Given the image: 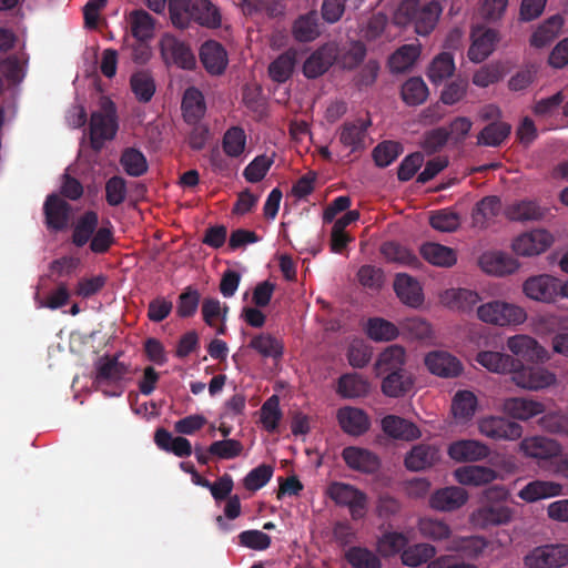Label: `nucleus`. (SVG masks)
I'll return each mask as SVG.
<instances>
[{"label":"nucleus","instance_id":"9","mask_svg":"<svg viewBox=\"0 0 568 568\" xmlns=\"http://www.w3.org/2000/svg\"><path fill=\"white\" fill-rule=\"evenodd\" d=\"M160 51L166 63L192 70L196 60L190 45L173 34L165 33L160 40Z\"/></svg>","mask_w":568,"mask_h":568},{"label":"nucleus","instance_id":"35","mask_svg":"<svg viewBox=\"0 0 568 568\" xmlns=\"http://www.w3.org/2000/svg\"><path fill=\"white\" fill-rule=\"evenodd\" d=\"M154 443L160 449L172 453L181 458L189 457L193 453L192 444L187 438L182 436L173 437L165 428L156 429Z\"/></svg>","mask_w":568,"mask_h":568},{"label":"nucleus","instance_id":"6","mask_svg":"<svg viewBox=\"0 0 568 568\" xmlns=\"http://www.w3.org/2000/svg\"><path fill=\"white\" fill-rule=\"evenodd\" d=\"M327 494L335 504L347 507L354 520L362 519L365 516L367 496L355 486L334 481L328 486Z\"/></svg>","mask_w":568,"mask_h":568},{"label":"nucleus","instance_id":"30","mask_svg":"<svg viewBox=\"0 0 568 568\" xmlns=\"http://www.w3.org/2000/svg\"><path fill=\"white\" fill-rule=\"evenodd\" d=\"M479 265L484 272L503 276L518 268V263L510 255L503 252L484 253L479 258Z\"/></svg>","mask_w":568,"mask_h":568},{"label":"nucleus","instance_id":"50","mask_svg":"<svg viewBox=\"0 0 568 568\" xmlns=\"http://www.w3.org/2000/svg\"><path fill=\"white\" fill-rule=\"evenodd\" d=\"M428 88L420 77L406 80L400 90L403 101L409 106L423 104L428 97Z\"/></svg>","mask_w":568,"mask_h":568},{"label":"nucleus","instance_id":"58","mask_svg":"<svg viewBox=\"0 0 568 568\" xmlns=\"http://www.w3.org/2000/svg\"><path fill=\"white\" fill-rule=\"evenodd\" d=\"M130 85L136 100L142 103L151 101L155 93V82L151 74L145 71L132 74Z\"/></svg>","mask_w":568,"mask_h":568},{"label":"nucleus","instance_id":"51","mask_svg":"<svg viewBox=\"0 0 568 568\" xmlns=\"http://www.w3.org/2000/svg\"><path fill=\"white\" fill-rule=\"evenodd\" d=\"M344 558L353 568H382L378 556L366 547L352 546L345 551Z\"/></svg>","mask_w":568,"mask_h":568},{"label":"nucleus","instance_id":"17","mask_svg":"<svg viewBox=\"0 0 568 568\" xmlns=\"http://www.w3.org/2000/svg\"><path fill=\"white\" fill-rule=\"evenodd\" d=\"M471 40L468 58L470 61L479 63L493 53L498 41V32L494 29L476 27L471 31Z\"/></svg>","mask_w":568,"mask_h":568},{"label":"nucleus","instance_id":"39","mask_svg":"<svg viewBox=\"0 0 568 568\" xmlns=\"http://www.w3.org/2000/svg\"><path fill=\"white\" fill-rule=\"evenodd\" d=\"M128 21L131 33L136 41L148 42L154 36L155 20L143 9L130 12Z\"/></svg>","mask_w":568,"mask_h":568},{"label":"nucleus","instance_id":"31","mask_svg":"<svg viewBox=\"0 0 568 568\" xmlns=\"http://www.w3.org/2000/svg\"><path fill=\"white\" fill-rule=\"evenodd\" d=\"M183 119L187 124H195L204 116L206 105L202 92L190 87L185 90L181 104Z\"/></svg>","mask_w":568,"mask_h":568},{"label":"nucleus","instance_id":"14","mask_svg":"<svg viewBox=\"0 0 568 568\" xmlns=\"http://www.w3.org/2000/svg\"><path fill=\"white\" fill-rule=\"evenodd\" d=\"M481 435L495 440H516L523 435L520 424L505 417L489 416L479 422Z\"/></svg>","mask_w":568,"mask_h":568},{"label":"nucleus","instance_id":"25","mask_svg":"<svg viewBox=\"0 0 568 568\" xmlns=\"http://www.w3.org/2000/svg\"><path fill=\"white\" fill-rule=\"evenodd\" d=\"M507 347L517 357L531 363L542 361L546 353L535 338L527 335L509 337Z\"/></svg>","mask_w":568,"mask_h":568},{"label":"nucleus","instance_id":"11","mask_svg":"<svg viewBox=\"0 0 568 568\" xmlns=\"http://www.w3.org/2000/svg\"><path fill=\"white\" fill-rule=\"evenodd\" d=\"M338 45L335 42H327L317 48L305 60L303 64V74L307 79H317L329 70V68L338 60Z\"/></svg>","mask_w":568,"mask_h":568},{"label":"nucleus","instance_id":"55","mask_svg":"<svg viewBox=\"0 0 568 568\" xmlns=\"http://www.w3.org/2000/svg\"><path fill=\"white\" fill-rule=\"evenodd\" d=\"M477 408V397L470 390H458L452 403V410L456 418L468 420Z\"/></svg>","mask_w":568,"mask_h":568},{"label":"nucleus","instance_id":"37","mask_svg":"<svg viewBox=\"0 0 568 568\" xmlns=\"http://www.w3.org/2000/svg\"><path fill=\"white\" fill-rule=\"evenodd\" d=\"M504 412L516 419L527 420L544 412V405L539 402L511 397L504 400Z\"/></svg>","mask_w":568,"mask_h":568},{"label":"nucleus","instance_id":"12","mask_svg":"<svg viewBox=\"0 0 568 568\" xmlns=\"http://www.w3.org/2000/svg\"><path fill=\"white\" fill-rule=\"evenodd\" d=\"M511 381L521 388L540 389L551 385L556 377L552 373L540 366H525L517 359V366L511 372Z\"/></svg>","mask_w":568,"mask_h":568},{"label":"nucleus","instance_id":"32","mask_svg":"<svg viewBox=\"0 0 568 568\" xmlns=\"http://www.w3.org/2000/svg\"><path fill=\"white\" fill-rule=\"evenodd\" d=\"M562 494V485L551 480H532L524 486L518 497L527 503L556 497Z\"/></svg>","mask_w":568,"mask_h":568},{"label":"nucleus","instance_id":"36","mask_svg":"<svg viewBox=\"0 0 568 568\" xmlns=\"http://www.w3.org/2000/svg\"><path fill=\"white\" fill-rule=\"evenodd\" d=\"M382 376V392L388 397H402L407 394L414 385L412 374L407 369L389 372Z\"/></svg>","mask_w":568,"mask_h":568},{"label":"nucleus","instance_id":"20","mask_svg":"<svg viewBox=\"0 0 568 568\" xmlns=\"http://www.w3.org/2000/svg\"><path fill=\"white\" fill-rule=\"evenodd\" d=\"M467 500L468 494L464 488L450 486L433 493L429 498V505L436 510L453 511L464 506Z\"/></svg>","mask_w":568,"mask_h":568},{"label":"nucleus","instance_id":"22","mask_svg":"<svg viewBox=\"0 0 568 568\" xmlns=\"http://www.w3.org/2000/svg\"><path fill=\"white\" fill-rule=\"evenodd\" d=\"M520 450L525 456L535 459H550L560 454V445L554 440L544 436H534L524 438L520 442Z\"/></svg>","mask_w":568,"mask_h":568},{"label":"nucleus","instance_id":"43","mask_svg":"<svg viewBox=\"0 0 568 568\" xmlns=\"http://www.w3.org/2000/svg\"><path fill=\"white\" fill-rule=\"evenodd\" d=\"M476 361L488 371L498 374H511L514 367L517 366V359L513 356L491 351L479 352L476 356Z\"/></svg>","mask_w":568,"mask_h":568},{"label":"nucleus","instance_id":"61","mask_svg":"<svg viewBox=\"0 0 568 568\" xmlns=\"http://www.w3.org/2000/svg\"><path fill=\"white\" fill-rule=\"evenodd\" d=\"M420 534L434 541L445 540L450 537V527L444 521L435 518H422L418 523Z\"/></svg>","mask_w":568,"mask_h":568},{"label":"nucleus","instance_id":"8","mask_svg":"<svg viewBox=\"0 0 568 568\" xmlns=\"http://www.w3.org/2000/svg\"><path fill=\"white\" fill-rule=\"evenodd\" d=\"M524 564L527 568H561L568 564V545L535 547L524 557Z\"/></svg>","mask_w":568,"mask_h":568},{"label":"nucleus","instance_id":"57","mask_svg":"<svg viewBox=\"0 0 568 568\" xmlns=\"http://www.w3.org/2000/svg\"><path fill=\"white\" fill-rule=\"evenodd\" d=\"M120 163L130 176H141L148 171V161L144 154L134 148H128L122 152Z\"/></svg>","mask_w":568,"mask_h":568},{"label":"nucleus","instance_id":"62","mask_svg":"<svg viewBox=\"0 0 568 568\" xmlns=\"http://www.w3.org/2000/svg\"><path fill=\"white\" fill-rule=\"evenodd\" d=\"M435 556V548L428 544H417L404 549L402 562L408 567H417Z\"/></svg>","mask_w":568,"mask_h":568},{"label":"nucleus","instance_id":"2","mask_svg":"<svg viewBox=\"0 0 568 568\" xmlns=\"http://www.w3.org/2000/svg\"><path fill=\"white\" fill-rule=\"evenodd\" d=\"M443 7L436 1L403 0L398 4L393 21L402 28L413 27L420 37L429 36L436 28Z\"/></svg>","mask_w":568,"mask_h":568},{"label":"nucleus","instance_id":"54","mask_svg":"<svg viewBox=\"0 0 568 568\" xmlns=\"http://www.w3.org/2000/svg\"><path fill=\"white\" fill-rule=\"evenodd\" d=\"M510 132V124L506 122H491L478 134L477 144L499 146L509 136Z\"/></svg>","mask_w":568,"mask_h":568},{"label":"nucleus","instance_id":"13","mask_svg":"<svg viewBox=\"0 0 568 568\" xmlns=\"http://www.w3.org/2000/svg\"><path fill=\"white\" fill-rule=\"evenodd\" d=\"M72 207L60 195L51 193L43 204L44 224L49 231H63L70 221Z\"/></svg>","mask_w":568,"mask_h":568},{"label":"nucleus","instance_id":"56","mask_svg":"<svg viewBox=\"0 0 568 568\" xmlns=\"http://www.w3.org/2000/svg\"><path fill=\"white\" fill-rule=\"evenodd\" d=\"M367 336L375 342L395 339L399 332L396 325L381 317L369 318L366 326Z\"/></svg>","mask_w":568,"mask_h":568},{"label":"nucleus","instance_id":"23","mask_svg":"<svg viewBox=\"0 0 568 568\" xmlns=\"http://www.w3.org/2000/svg\"><path fill=\"white\" fill-rule=\"evenodd\" d=\"M489 448L485 444L474 439L454 442L448 447V455L456 462H477L489 456Z\"/></svg>","mask_w":568,"mask_h":568},{"label":"nucleus","instance_id":"33","mask_svg":"<svg viewBox=\"0 0 568 568\" xmlns=\"http://www.w3.org/2000/svg\"><path fill=\"white\" fill-rule=\"evenodd\" d=\"M422 53L419 43L403 44L388 59V68L392 73H404L410 70Z\"/></svg>","mask_w":568,"mask_h":568},{"label":"nucleus","instance_id":"29","mask_svg":"<svg viewBox=\"0 0 568 568\" xmlns=\"http://www.w3.org/2000/svg\"><path fill=\"white\" fill-rule=\"evenodd\" d=\"M394 291L406 305L417 307L423 303V292L419 283L405 273H398L394 281Z\"/></svg>","mask_w":568,"mask_h":568},{"label":"nucleus","instance_id":"48","mask_svg":"<svg viewBox=\"0 0 568 568\" xmlns=\"http://www.w3.org/2000/svg\"><path fill=\"white\" fill-rule=\"evenodd\" d=\"M562 26L564 19L561 16H551L532 33L530 44L535 48L546 47L557 37Z\"/></svg>","mask_w":568,"mask_h":568},{"label":"nucleus","instance_id":"42","mask_svg":"<svg viewBox=\"0 0 568 568\" xmlns=\"http://www.w3.org/2000/svg\"><path fill=\"white\" fill-rule=\"evenodd\" d=\"M318 14L312 10L300 16L293 23L292 33L298 42L314 41L321 33Z\"/></svg>","mask_w":568,"mask_h":568},{"label":"nucleus","instance_id":"16","mask_svg":"<svg viewBox=\"0 0 568 568\" xmlns=\"http://www.w3.org/2000/svg\"><path fill=\"white\" fill-rule=\"evenodd\" d=\"M552 235L546 230H534L519 235L513 243L518 255L532 256L545 252L552 244Z\"/></svg>","mask_w":568,"mask_h":568},{"label":"nucleus","instance_id":"4","mask_svg":"<svg viewBox=\"0 0 568 568\" xmlns=\"http://www.w3.org/2000/svg\"><path fill=\"white\" fill-rule=\"evenodd\" d=\"M129 374V366L118 356H104L97 364L94 384L105 396L120 397L124 393L122 382Z\"/></svg>","mask_w":568,"mask_h":568},{"label":"nucleus","instance_id":"27","mask_svg":"<svg viewBox=\"0 0 568 568\" xmlns=\"http://www.w3.org/2000/svg\"><path fill=\"white\" fill-rule=\"evenodd\" d=\"M455 479L466 486H483L494 481L498 474L490 467L468 465L454 471Z\"/></svg>","mask_w":568,"mask_h":568},{"label":"nucleus","instance_id":"40","mask_svg":"<svg viewBox=\"0 0 568 568\" xmlns=\"http://www.w3.org/2000/svg\"><path fill=\"white\" fill-rule=\"evenodd\" d=\"M406 362V353L404 347L399 345H390L378 356L375 364L377 376H382L389 372L403 371Z\"/></svg>","mask_w":568,"mask_h":568},{"label":"nucleus","instance_id":"64","mask_svg":"<svg viewBox=\"0 0 568 568\" xmlns=\"http://www.w3.org/2000/svg\"><path fill=\"white\" fill-rule=\"evenodd\" d=\"M242 452L243 445L236 439L215 440L207 448L210 455L220 459H233L240 456Z\"/></svg>","mask_w":568,"mask_h":568},{"label":"nucleus","instance_id":"18","mask_svg":"<svg viewBox=\"0 0 568 568\" xmlns=\"http://www.w3.org/2000/svg\"><path fill=\"white\" fill-rule=\"evenodd\" d=\"M342 458L348 468L363 474H374L381 466L377 455L357 446L345 447L342 452Z\"/></svg>","mask_w":568,"mask_h":568},{"label":"nucleus","instance_id":"52","mask_svg":"<svg viewBox=\"0 0 568 568\" xmlns=\"http://www.w3.org/2000/svg\"><path fill=\"white\" fill-rule=\"evenodd\" d=\"M248 346L256 351L263 357L280 359L283 356V343L271 334H258L254 336Z\"/></svg>","mask_w":568,"mask_h":568},{"label":"nucleus","instance_id":"7","mask_svg":"<svg viewBox=\"0 0 568 568\" xmlns=\"http://www.w3.org/2000/svg\"><path fill=\"white\" fill-rule=\"evenodd\" d=\"M480 321L493 325L520 324L526 320V312L514 304L501 301H491L477 307Z\"/></svg>","mask_w":568,"mask_h":568},{"label":"nucleus","instance_id":"10","mask_svg":"<svg viewBox=\"0 0 568 568\" xmlns=\"http://www.w3.org/2000/svg\"><path fill=\"white\" fill-rule=\"evenodd\" d=\"M523 290L530 300L552 303L561 296V281L548 274L536 275L525 281Z\"/></svg>","mask_w":568,"mask_h":568},{"label":"nucleus","instance_id":"38","mask_svg":"<svg viewBox=\"0 0 568 568\" xmlns=\"http://www.w3.org/2000/svg\"><path fill=\"white\" fill-rule=\"evenodd\" d=\"M168 8L172 24L178 29H187L194 19V10L200 4L195 0H168Z\"/></svg>","mask_w":568,"mask_h":568},{"label":"nucleus","instance_id":"59","mask_svg":"<svg viewBox=\"0 0 568 568\" xmlns=\"http://www.w3.org/2000/svg\"><path fill=\"white\" fill-rule=\"evenodd\" d=\"M246 134L241 126H231L223 135L222 148L227 156L239 158L245 150Z\"/></svg>","mask_w":568,"mask_h":568},{"label":"nucleus","instance_id":"1","mask_svg":"<svg viewBox=\"0 0 568 568\" xmlns=\"http://www.w3.org/2000/svg\"><path fill=\"white\" fill-rule=\"evenodd\" d=\"M509 491L504 485L487 487L480 497V505L471 513L470 523L479 529L504 526L511 521L514 510L506 504Z\"/></svg>","mask_w":568,"mask_h":568},{"label":"nucleus","instance_id":"26","mask_svg":"<svg viewBox=\"0 0 568 568\" xmlns=\"http://www.w3.org/2000/svg\"><path fill=\"white\" fill-rule=\"evenodd\" d=\"M439 458V450L435 446L418 444L407 453L404 463L407 469L419 471L432 467Z\"/></svg>","mask_w":568,"mask_h":568},{"label":"nucleus","instance_id":"49","mask_svg":"<svg viewBox=\"0 0 568 568\" xmlns=\"http://www.w3.org/2000/svg\"><path fill=\"white\" fill-rule=\"evenodd\" d=\"M381 253L388 262H395L413 268H417L420 265L419 258L410 250L396 242L384 243L381 247Z\"/></svg>","mask_w":568,"mask_h":568},{"label":"nucleus","instance_id":"41","mask_svg":"<svg viewBox=\"0 0 568 568\" xmlns=\"http://www.w3.org/2000/svg\"><path fill=\"white\" fill-rule=\"evenodd\" d=\"M547 209L541 207L536 201L523 200L509 205L506 216L510 221L528 222L540 221L545 217Z\"/></svg>","mask_w":568,"mask_h":568},{"label":"nucleus","instance_id":"45","mask_svg":"<svg viewBox=\"0 0 568 568\" xmlns=\"http://www.w3.org/2000/svg\"><path fill=\"white\" fill-rule=\"evenodd\" d=\"M420 255L430 264L449 267L457 261L453 248L438 243H425L420 246Z\"/></svg>","mask_w":568,"mask_h":568},{"label":"nucleus","instance_id":"24","mask_svg":"<svg viewBox=\"0 0 568 568\" xmlns=\"http://www.w3.org/2000/svg\"><path fill=\"white\" fill-rule=\"evenodd\" d=\"M371 125V120L356 119L345 122L338 133L339 142L351 149L352 152L363 150L365 148L366 131Z\"/></svg>","mask_w":568,"mask_h":568},{"label":"nucleus","instance_id":"28","mask_svg":"<svg viewBox=\"0 0 568 568\" xmlns=\"http://www.w3.org/2000/svg\"><path fill=\"white\" fill-rule=\"evenodd\" d=\"M383 432L395 439L414 440L420 437L418 427L399 416L387 415L382 419Z\"/></svg>","mask_w":568,"mask_h":568},{"label":"nucleus","instance_id":"3","mask_svg":"<svg viewBox=\"0 0 568 568\" xmlns=\"http://www.w3.org/2000/svg\"><path fill=\"white\" fill-rule=\"evenodd\" d=\"M71 242L77 247L89 244L93 254H105L115 243L111 222L99 227V215L95 211H85L73 225Z\"/></svg>","mask_w":568,"mask_h":568},{"label":"nucleus","instance_id":"19","mask_svg":"<svg viewBox=\"0 0 568 568\" xmlns=\"http://www.w3.org/2000/svg\"><path fill=\"white\" fill-rule=\"evenodd\" d=\"M200 60L210 74L220 75L226 69L227 53L221 43L209 40L201 45Z\"/></svg>","mask_w":568,"mask_h":568},{"label":"nucleus","instance_id":"34","mask_svg":"<svg viewBox=\"0 0 568 568\" xmlns=\"http://www.w3.org/2000/svg\"><path fill=\"white\" fill-rule=\"evenodd\" d=\"M442 302L449 308L468 313L480 302V296L471 290L450 288L442 294Z\"/></svg>","mask_w":568,"mask_h":568},{"label":"nucleus","instance_id":"53","mask_svg":"<svg viewBox=\"0 0 568 568\" xmlns=\"http://www.w3.org/2000/svg\"><path fill=\"white\" fill-rule=\"evenodd\" d=\"M455 71L454 57L450 52H442L432 61L427 75L434 84L442 83L453 75Z\"/></svg>","mask_w":568,"mask_h":568},{"label":"nucleus","instance_id":"5","mask_svg":"<svg viewBox=\"0 0 568 568\" xmlns=\"http://www.w3.org/2000/svg\"><path fill=\"white\" fill-rule=\"evenodd\" d=\"M118 118L115 104L108 98L101 101V110L91 114L90 142L95 151H100L104 142L112 140L118 131Z\"/></svg>","mask_w":568,"mask_h":568},{"label":"nucleus","instance_id":"47","mask_svg":"<svg viewBox=\"0 0 568 568\" xmlns=\"http://www.w3.org/2000/svg\"><path fill=\"white\" fill-rule=\"evenodd\" d=\"M337 392L345 398L362 397L369 392V384L362 375L348 373L338 378Z\"/></svg>","mask_w":568,"mask_h":568},{"label":"nucleus","instance_id":"21","mask_svg":"<svg viewBox=\"0 0 568 568\" xmlns=\"http://www.w3.org/2000/svg\"><path fill=\"white\" fill-rule=\"evenodd\" d=\"M337 420L343 432L352 436L365 434L371 426L368 415L363 409L356 407L347 406L339 408Z\"/></svg>","mask_w":568,"mask_h":568},{"label":"nucleus","instance_id":"46","mask_svg":"<svg viewBox=\"0 0 568 568\" xmlns=\"http://www.w3.org/2000/svg\"><path fill=\"white\" fill-rule=\"evenodd\" d=\"M296 64V52L287 50L280 54L268 65V75L272 81L277 83L286 82L293 74Z\"/></svg>","mask_w":568,"mask_h":568},{"label":"nucleus","instance_id":"63","mask_svg":"<svg viewBox=\"0 0 568 568\" xmlns=\"http://www.w3.org/2000/svg\"><path fill=\"white\" fill-rule=\"evenodd\" d=\"M201 295L197 290L187 286L179 296L176 314L182 318L192 317L199 307Z\"/></svg>","mask_w":568,"mask_h":568},{"label":"nucleus","instance_id":"60","mask_svg":"<svg viewBox=\"0 0 568 568\" xmlns=\"http://www.w3.org/2000/svg\"><path fill=\"white\" fill-rule=\"evenodd\" d=\"M403 152L400 143L395 141H383L373 150V159L377 166L390 165Z\"/></svg>","mask_w":568,"mask_h":568},{"label":"nucleus","instance_id":"15","mask_svg":"<svg viewBox=\"0 0 568 568\" xmlns=\"http://www.w3.org/2000/svg\"><path fill=\"white\" fill-rule=\"evenodd\" d=\"M427 369L443 378H455L464 369L462 362L446 351H432L424 358Z\"/></svg>","mask_w":568,"mask_h":568},{"label":"nucleus","instance_id":"44","mask_svg":"<svg viewBox=\"0 0 568 568\" xmlns=\"http://www.w3.org/2000/svg\"><path fill=\"white\" fill-rule=\"evenodd\" d=\"M501 211V201L496 195H488L476 203L471 212L475 226L486 227Z\"/></svg>","mask_w":568,"mask_h":568}]
</instances>
